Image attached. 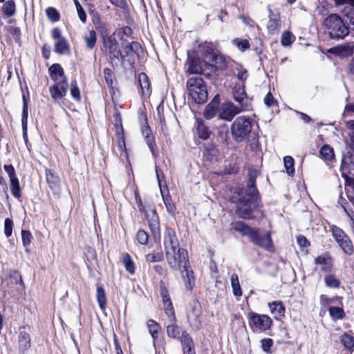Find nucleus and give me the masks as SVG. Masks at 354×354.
I'll return each instance as SVG.
<instances>
[{"label": "nucleus", "instance_id": "obj_49", "mask_svg": "<svg viewBox=\"0 0 354 354\" xmlns=\"http://www.w3.org/2000/svg\"><path fill=\"white\" fill-rule=\"evenodd\" d=\"M164 255L162 251L153 252L146 255V261L149 263L160 262L162 261Z\"/></svg>", "mask_w": 354, "mask_h": 354}, {"label": "nucleus", "instance_id": "obj_12", "mask_svg": "<svg viewBox=\"0 0 354 354\" xmlns=\"http://www.w3.org/2000/svg\"><path fill=\"white\" fill-rule=\"evenodd\" d=\"M104 44L109 51L111 59L122 57V53L120 50L116 39L113 36H109L104 39Z\"/></svg>", "mask_w": 354, "mask_h": 354}, {"label": "nucleus", "instance_id": "obj_47", "mask_svg": "<svg viewBox=\"0 0 354 354\" xmlns=\"http://www.w3.org/2000/svg\"><path fill=\"white\" fill-rule=\"evenodd\" d=\"M332 234L334 238L335 239L336 241L339 243L343 239H345L346 238L348 237V235L346 234V233L339 227L333 225L331 228Z\"/></svg>", "mask_w": 354, "mask_h": 354}, {"label": "nucleus", "instance_id": "obj_22", "mask_svg": "<svg viewBox=\"0 0 354 354\" xmlns=\"http://www.w3.org/2000/svg\"><path fill=\"white\" fill-rule=\"evenodd\" d=\"M142 134L145 138L147 144L149 147L153 156H156L157 154L156 153L155 151L153 137L151 136V131L149 126H145L142 128Z\"/></svg>", "mask_w": 354, "mask_h": 354}, {"label": "nucleus", "instance_id": "obj_37", "mask_svg": "<svg viewBox=\"0 0 354 354\" xmlns=\"http://www.w3.org/2000/svg\"><path fill=\"white\" fill-rule=\"evenodd\" d=\"M217 107H218V103L216 102H215L214 100L211 102L205 107V109L204 111V117L208 120L212 118L216 113Z\"/></svg>", "mask_w": 354, "mask_h": 354}, {"label": "nucleus", "instance_id": "obj_26", "mask_svg": "<svg viewBox=\"0 0 354 354\" xmlns=\"http://www.w3.org/2000/svg\"><path fill=\"white\" fill-rule=\"evenodd\" d=\"M214 62L215 67L217 70H224L227 66V63L224 55L221 54H214L212 56V59H209Z\"/></svg>", "mask_w": 354, "mask_h": 354}, {"label": "nucleus", "instance_id": "obj_60", "mask_svg": "<svg viewBox=\"0 0 354 354\" xmlns=\"http://www.w3.org/2000/svg\"><path fill=\"white\" fill-rule=\"evenodd\" d=\"M32 238V234L29 231H26V230L21 231L22 243L25 248H28L30 245V244L31 243Z\"/></svg>", "mask_w": 354, "mask_h": 354}, {"label": "nucleus", "instance_id": "obj_19", "mask_svg": "<svg viewBox=\"0 0 354 354\" xmlns=\"http://www.w3.org/2000/svg\"><path fill=\"white\" fill-rule=\"evenodd\" d=\"M269 308L270 313L276 319H279L284 315L285 308L281 301H275L272 303H269Z\"/></svg>", "mask_w": 354, "mask_h": 354}, {"label": "nucleus", "instance_id": "obj_5", "mask_svg": "<svg viewBox=\"0 0 354 354\" xmlns=\"http://www.w3.org/2000/svg\"><path fill=\"white\" fill-rule=\"evenodd\" d=\"M187 89L192 100L197 104H202L207 99V91L203 80L200 77H191L187 81Z\"/></svg>", "mask_w": 354, "mask_h": 354}, {"label": "nucleus", "instance_id": "obj_13", "mask_svg": "<svg viewBox=\"0 0 354 354\" xmlns=\"http://www.w3.org/2000/svg\"><path fill=\"white\" fill-rule=\"evenodd\" d=\"M160 295L162 299V302L166 314L169 317L170 322H174L176 321V317L174 314V310L172 305V302L169 297L168 290L165 286L162 285L160 286Z\"/></svg>", "mask_w": 354, "mask_h": 354}, {"label": "nucleus", "instance_id": "obj_51", "mask_svg": "<svg viewBox=\"0 0 354 354\" xmlns=\"http://www.w3.org/2000/svg\"><path fill=\"white\" fill-rule=\"evenodd\" d=\"M328 312H329L330 315L333 319H342L345 315L343 308H339V307L330 306L328 308Z\"/></svg>", "mask_w": 354, "mask_h": 354}, {"label": "nucleus", "instance_id": "obj_3", "mask_svg": "<svg viewBox=\"0 0 354 354\" xmlns=\"http://www.w3.org/2000/svg\"><path fill=\"white\" fill-rule=\"evenodd\" d=\"M323 28L332 39H342L349 34V27L337 14H330L322 22Z\"/></svg>", "mask_w": 354, "mask_h": 354}, {"label": "nucleus", "instance_id": "obj_39", "mask_svg": "<svg viewBox=\"0 0 354 354\" xmlns=\"http://www.w3.org/2000/svg\"><path fill=\"white\" fill-rule=\"evenodd\" d=\"M10 187L12 194L16 198L21 197V188L19 185V180L17 178L10 180Z\"/></svg>", "mask_w": 354, "mask_h": 354}, {"label": "nucleus", "instance_id": "obj_21", "mask_svg": "<svg viewBox=\"0 0 354 354\" xmlns=\"http://www.w3.org/2000/svg\"><path fill=\"white\" fill-rule=\"evenodd\" d=\"M140 48L141 46L137 41L129 43L126 46H123L122 50H121L122 53V57H121V58L123 59L125 57L131 55L134 53H138Z\"/></svg>", "mask_w": 354, "mask_h": 354}, {"label": "nucleus", "instance_id": "obj_16", "mask_svg": "<svg viewBox=\"0 0 354 354\" xmlns=\"http://www.w3.org/2000/svg\"><path fill=\"white\" fill-rule=\"evenodd\" d=\"M48 72L54 83L67 82V78L60 64H53L49 67Z\"/></svg>", "mask_w": 354, "mask_h": 354}, {"label": "nucleus", "instance_id": "obj_54", "mask_svg": "<svg viewBox=\"0 0 354 354\" xmlns=\"http://www.w3.org/2000/svg\"><path fill=\"white\" fill-rule=\"evenodd\" d=\"M232 44L241 51H244L250 48V44L247 39L236 38L232 40Z\"/></svg>", "mask_w": 354, "mask_h": 354}, {"label": "nucleus", "instance_id": "obj_56", "mask_svg": "<svg viewBox=\"0 0 354 354\" xmlns=\"http://www.w3.org/2000/svg\"><path fill=\"white\" fill-rule=\"evenodd\" d=\"M14 223L12 219L6 218L4 221V234L6 237H10L12 233Z\"/></svg>", "mask_w": 354, "mask_h": 354}, {"label": "nucleus", "instance_id": "obj_57", "mask_svg": "<svg viewBox=\"0 0 354 354\" xmlns=\"http://www.w3.org/2000/svg\"><path fill=\"white\" fill-rule=\"evenodd\" d=\"M46 15L48 19L55 22L59 19V14L56 9L52 7H49L46 10Z\"/></svg>", "mask_w": 354, "mask_h": 354}, {"label": "nucleus", "instance_id": "obj_6", "mask_svg": "<svg viewBox=\"0 0 354 354\" xmlns=\"http://www.w3.org/2000/svg\"><path fill=\"white\" fill-rule=\"evenodd\" d=\"M249 324L253 330L263 332L270 328L272 320L267 315L250 313L249 314Z\"/></svg>", "mask_w": 354, "mask_h": 354}, {"label": "nucleus", "instance_id": "obj_61", "mask_svg": "<svg viewBox=\"0 0 354 354\" xmlns=\"http://www.w3.org/2000/svg\"><path fill=\"white\" fill-rule=\"evenodd\" d=\"M292 35L288 32L285 31L282 33L281 37V43L283 46H287L292 44Z\"/></svg>", "mask_w": 354, "mask_h": 354}, {"label": "nucleus", "instance_id": "obj_62", "mask_svg": "<svg viewBox=\"0 0 354 354\" xmlns=\"http://www.w3.org/2000/svg\"><path fill=\"white\" fill-rule=\"evenodd\" d=\"M136 239L140 244L145 245L148 242V234L144 230H139L137 232Z\"/></svg>", "mask_w": 354, "mask_h": 354}, {"label": "nucleus", "instance_id": "obj_53", "mask_svg": "<svg viewBox=\"0 0 354 354\" xmlns=\"http://www.w3.org/2000/svg\"><path fill=\"white\" fill-rule=\"evenodd\" d=\"M9 279L11 283H15L16 285H19L21 286H23L24 285L22 277L17 270H12L10 272Z\"/></svg>", "mask_w": 354, "mask_h": 354}, {"label": "nucleus", "instance_id": "obj_11", "mask_svg": "<svg viewBox=\"0 0 354 354\" xmlns=\"http://www.w3.org/2000/svg\"><path fill=\"white\" fill-rule=\"evenodd\" d=\"M186 64L187 66V72L190 74H202L203 73V63L199 57L187 52V59Z\"/></svg>", "mask_w": 354, "mask_h": 354}, {"label": "nucleus", "instance_id": "obj_7", "mask_svg": "<svg viewBox=\"0 0 354 354\" xmlns=\"http://www.w3.org/2000/svg\"><path fill=\"white\" fill-rule=\"evenodd\" d=\"M202 313L201 304L198 301L192 300L187 310V318L191 327L198 330L201 326L200 317Z\"/></svg>", "mask_w": 354, "mask_h": 354}, {"label": "nucleus", "instance_id": "obj_50", "mask_svg": "<svg viewBox=\"0 0 354 354\" xmlns=\"http://www.w3.org/2000/svg\"><path fill=\"white\" fill-rule=\"evenodd\" d=\"M147 327L149 329V332L151 334L153 340L158 338V332L159 330V325L157 322L153 320H149L147 322Z\"/></svg>", "mask_w": 354, "mask_h": 354}, {"label": "nucleus", "instance_id": "obj_2", "mask_svg": "<svg viewBox=\"0 0 354 354\" xmlns=\"http://www.w3.org/2000/svg\"><path fill=\"white\" fill-rule=\"evenodd\" d=\"M231 201L236 203L238 215L245 219L253 218V212L259 205V192L255 186V177L250 173L246 189L235 187L231 196Z\"/></svg>", "mask_w": 354, "mask_h": 354}, {"label": "nucleus", "instance_id": "obj_58", "mask_svg": "<svg viewBox=\"0 0 354 354\" xmlns=\"http://www.w3.org/2000/svg\"><path fill=\"white\" fill-rule=\"evenodd\" d=\"M74 3L75 5L78 17L80 21L83 23H85L86 21L87 18L85 11L84 10L82 6L77 0H74Z\"/></svg>", "mask_w": 354, "mask_h": 354}, {"label": "nucleus", "instance_id": "obj_29", "mask_svg": "<svg viewBox=\"0 0 354 354\" xmlns=\"http://www.w3.org/2000/svg\"><path fill=\"white\" fill-rule=\"evenodd\" d=\"M342 13L349 19V23L353 26L352 29L354 31V3L351 2L346 4Z\"/></svg>", "mask_w": 354, "mask_h": 354}, {"label": "nucleus", "instance_id": "obj_41", "mask_svg": "<svg viewBox=\"0 0 354 354\" xmlns=\"http://www.w3.org/2000/svg\"><path fill=\"white\" fill-rule=\"evenodd\" d=\"M84 39L86 41V46L92 49L95 47L96 41H97V36L96 32L95 30H90L88 34L85 35L84 36Z\"/></svg>", "mask_w": 354, "mask_h": 354}, {"label": "nucleus", "instance_id": "obj_8", "mask_svg": "<svg viewBox=\"0 0 354 354\" xmlns=\"http://www.w3.org/2000/svg\"><path fill=\"white\" fill-rule=\"evenodd\" d=\"M246 109L247 106L245 104L235 105L232 102L225 103L221 108L219 118L226 121H231L236 115Z\"/></svg>", "mask_w": 354, "mask_h": 354}, {"label": "nucleus", "instance_id": "obj_4", "mask_svg": "<svg viewBox=\"0 0 354 354\" xmlns=\"http://www.w3.org/2000/svg\"><path fill=\"white\" fill-rule=\"evenodd\" d=\"M252 129L251 119L246 116H239L231 125L230 131L232 138L236 142H241L249 136Z\"/></svg>", "mask_w": 354, "mask_h": 354}, {"label": "nucleus", "instance_id": "obj_36", "mask_svg": "<svg viewBox=\"0 0 354 354\" xmlns=\"http://www.w3.org/2000/svg\"><path fill=\"white\" fill-rule=\"evenodd\" d=\"M231 286L232 288L233 294L239 297L242 295V290L240 286L239 277L236 274L234 273L231 276Z\"/></svg>", "mask_w": 354, "mask_h": 354}, {"label": "nucleus", "instance_id": "obj_32", "mask_svg": "<svg viewBox=\"0 0 354 354\" xmlns=\"http://www.w3.org/2000/svg\"><path fill=\"white\" fill-rule=\"evenodd\" d=\"M46 181L52 189H57L59 187V180L58 177L55 176L53 173L48 170L46 172Z\"/></svg>", "mask_w": 354, "mask_h": 354}, {"label": "nucleus", "instance_id": "obj_17", "mask_svg": "<svg viewBox=\"0 0 354 354\" xmlns=\"http://www.w3.org/2000/svg\"><path fill=\"white\" fill-rule=\"evenodd\" d=\"M180 339L184 354H195L192 339L186 331L182 332Z\"/></svg>", "mask_w": 354, "mask_h": 354}, {"label": "nucleus", "instance_id": "obj_28", "mask_svg": "<svg viewBox=\"0 0 354 354\" xmlns=\"http://www.w3.org/2000/svg\"><path fill=\"white\" fill-rule=\"evenodd\" d=\"M19 346L23 351L30 346V337L26 331H21L19 334Z\"/></svg>", "mask_w": 354, "mask_h": 354}, {"label": "nucleus", "instance_id": "obj_1", "mask_svg": "<svg viewBox=\"0 0 354 354\" xmlns=\"http://www.w3.org/2000/svg\"><path fill=\"white\" fill-rule=\"evenodd\" d=\"M164 247L166 259L169 267L173 270H180L181 277L186 289L192 290L195 283L193 271L189 266L186 250L179 247L175 232L167 228L164 234Z\"/></svg>", "mask_w": 354, "mask_h": 354}, {"label": "nucleus", "instance_id": "obj_9", "mask_svg": "<svg viewBox=\"0 0 354 354\" xmlns=\"http://www.w3.org/2000/svg\"><path fill=\"white\" fill-rule=\"evenodd\" d=\"M250 241L256 245L266 250L268 252H274V246L270 232L262 234L259 229H256L250 239Z\"/></svg>", "mask_w": 354, "mask_h": 354}, {"label": "nucleus", "instance_id": "obj_48", "mask_svg": "<svg viewBox=\"0 0 354 354\" xmlns=\"http://www.w3.org/2000/svg\"><path fill=\"white\" fill-rule=\"evenodd\" d=\"M332 234L334 238L335 239L336 241L339 243L343 239H345L346 238L348 237V235L346 234V233L339 227L333 225L331 228Z\"/></svg>", "mask_w": 354, "mask_h": 354}, {"label": "nucleus", "instance_id": "obj_27", "mask_svg": "<svg viewBox=\"0 0 354 354\" xmlns=\"http://www.w3.org/2000/svg\"><path fill=\"white\" fill-rule=\"evenodd\" d=\"M138 82L143 95H149L150 93V84L149 77L145 73L138 75Z\"/></svg>", "mask_w": 354, "mask_h": 354}, {"label": "nucleus", "instance_id": "obj_18", "mask_svg": "<svg viewBox=\"0 0 354 354\" xmlns=\"http://www.w3.org/2000/svg\"><path fill=\"white\" fill-rule=\"evenodd\" d=\"M342 169L354 176V149L343 158Z\"/></svg>", "mask_w": 354, "mask_h": 354}, {"label": "nucleus", "instance_id": "obj_25", "mask_svg": "<svg viewBox=\"0 0 354 354\" xmlns=\"http://www.w3.org/2000/svg\"><path fill=\"white\" fill-rule=\"evenodd\" d=\"M236 231L240 232L242 236H245L250 240L254 230L256 229L252 228L242 222L236 223L234 227Z\"/></svg>", "mask_w": 354, "mask_h": 354}, {"label": "nucleus", "instance_id": "obj_45", "mask_svg": "<svg viewBox=\"0 0 354 354\" xmlns=\"http://www.w3.org/2000/svg\"><path fill=\"white\" fill-rule=\"evenodd\" d=\"M122 261L126 270L131 274H133L135 272V265L128 253L124 255Z\"/></svg>", "mask_w": 354, "mask_h": 354}, {"label": "nucleus", "instance_id": "obj_14", "mask_svg": "<svg viewBox=\"0 0 354 354\" xmlns=\"http://www.w3.org/2000/svg\"><path fill=\"white\" fill-rule=\"evenodd\" d=\"M328 52L339 57H350L354 53V42H348L331 48Z\"/></svg>", "mask_w": 354, "mask_h": 354}, {"label": "nucleus", "instance_id": "obj_38", "mask_svg": "<svg viewBox=\"0 0 354 354\" xmlns=\"http://www.w3.org/2000/svg\"><path fill=\"white\" fill-rule=\"evenodd\" d=\"M183 331V330H182L180 327L174 324H169L167 326V333L169 337L180 338Z\"/></svg>", "mask_w": 354, "mask_h": 354}, {"label": "nucleus", "instance_id": "obj_64", "mask_svg": "<svg viewBox=\"0 0 354 354\" xmlns=\"http://www.w3.org/2000/svg\"><path fill=\"white\" fill-rule=\"evenodd\" d=\"M104 79L109 86L113 85V73L110 68H106L104 69Z\"/></svg>", "mask_w": 354, "mask_h": 354}, {"label": "nucleus", "instance_id": "obj_34", "mask_svg": "<svg viewBox=\"0 0 354 354\" xmlns=\"http://www.w3.org/2000/svg\"><path fill=\"white\" fill-rule=\"evenodd\" d=\"M96 298L100 308L104 310L106 307V297L105 291L102 286H97V288Z\"/></svg>", "mask_w": 354, "mask_h": 354}, {"label": "nucleus", "instance_id": "obj_33", "mask_svg": "<svg viewBox=\"0 0 354 354\" xmlns=\"http://www.w3.org/2000/svg\"><path fill=\"white\" fill-rule=\"evenodd\" d=\"M23 98V109L21 115V124L24 131V134L26 135V131L27 129V121H28V102L26 95L24 94Z\"/></svg>", "mask_w": 354, "mask_h": 354}, {"label": "nucleus", "instance_id": "obj_42", "mask_svg": "<svg viewBox=\"0 0 354 354\" xmlns=\"http://www.w3.org/2000/svg\"><path fill=\"white\" fill-rule=\"evenodd\" d=\"M283 165L288 176H292L295 174L294 159L289 156L283 158Z\"/></svg>", "mask_w": 354, "mask_h": 354}, {"label": "nucleus", "instance_id": "obj_63", "mask_svg": "<svg viewBox=\"0 0 354 354\" xmlns=\"http://www.w3.org/2000/svg\"><path fill=\"white\" fill-rule=\"evenodd\" d=\"M261 347L263 351L270 353V349L273 346V340L270 338H264L261 339Z\"/></svg>", "mask_w": 354, "mask_h": 354}, {"label": "nucleus", "instance_id": "obj_30", "mask_svg": "<svg viewBox=\"0 0 354 354\" xmlns=\"http://www.w3.org/2000/svg\"><path fill=\"white\" fill-rule=\"evenodd\" d=\"M233 97L236 102L239 103L238 105L247 104L244 102L246 100L245 92L242 87H236L233 90Z\"/></svg>", "mask_w": 354, "mask_h": 354}, {"label": "nucleus", "instance_id": "obj_46", "mask_svg": "<svg viewBox=\"0 0 354 354\" xmlns=\"http://www.w3.org/2000/svg\"><path fill=\"white\" fill-rule=\"evenodd\" d=\"M340 339L344 348L350 350L354 347V338L351 335L344 333L341 335Z\"/></svg>", "mask_w": 354, "mask_h": 354}, {"label": "nucleus", "instance_id": "obj_55", "mask_svg": "<svg viewBox=\"0 0 354 354\" xmlns=\"http://www.w3.org/2000/svg\"><path fill=\"white\" fill-rule=\"evenodd\" d=\"M160 192H161L162 199H163L164 203L166 206L167 210L168 211V212L173 214L175 212L176 208H175L174 204L173 203V202L171 201L170 196H169V195L165 196L163 194V192L162 190H160Z\"/></svg>", "mask_w": 354, "mask_h": 354}, {"label": "nucleus", "instance_id": "obj_31", "mask_svg": "<svg viewBox=\"0 0 354 354\" xmlns=\"http://www.w3.org/2000/svg\"><path fill=\"white\" fill-rule=\"evenodd\" d=\"M196 131L200 138L207 140L209 137L210 131L202 120H197Z\"/></svg>", "mask_w": 354, "mask_h": 354}, {"label": "nucleus", "instance_id": "obj_35", "mask_svg": "<svg viewBox=\"0 0 354 354\" xmlns=\"http://www.w3.org/2000/svg\"><path fill=\"white\" fill-rule=\"evenodd\" d=\"M338 245L345 254L348 255L353 254L354 251L353 245L349 237H347L345 239L341 241L339 243H338Z\"/></svg>", "mask_w": 354, "mask_h": 354}, {"label": "nucleus", "instance_id": "obj_59", "mask_svg": "<svg viewBox=\"0 0 354 354\" xmlns=\"http://www.w3.org/2000/svg\"><path fill=\"white\" fill-rule=\"evenodd\" d=\"M71 94L73 99L76 100L80 99V92L77 87L76 80H73L71 82Z\"/></svg>", "mask_w": 354, "mask_h": 354}, {"label": "nucleus", "instance_id": "obj_24", "mask_svg": "<svg viewBox=\"0 0 354 354\" xmlns=\"http://www.w3.org/2000/svg\"><path fill=\"white\" fill-rule=\"evenodd\" d=\"M236 231L240 232L242 236H245L250 240L254 230L256 229L252 228L242 222L236 223L234 227Z\"/></svg>", "mask_w": 354, "mask_h": 354}, {"label": "nucleus", "instance_id": "obj_40", "mask_svg": "<svg viewBox=\"0 0 354 354\" xmlns=\"http://www.w3.org/2000/svg\"><path fill=\"white\" fill-rule=\"evenodd\" d=\"M69 50V47L66 40L60 39L55 44V51L58 54H65Z\"/></svg>", "mask_w": 354, "mask_h": 354}, {"label": "nucleus", "instance_id": "obj_20", "mask_svg": "<svg viewBox=\"0 0 354 354\" xmlns=\"http://www.w3.org/2000/svg\"><path fill=\"white\" fill-rule=\"evenodd\" d=\"M315 263L320 265L323 271L330 272L332 270V259L329 257L319 256L315 259Z\"/></svg>", "mask_w": 354, "mask_h": 354}, {"label": "nucleus", "instance_id": "obj_44", "mask_svg": "<svg viewBox=\"0 0 354 354\" xmlns=\"http://www.w3.org/2000/svg\"><path fill=\"white\" fill-rule=\"evenodd\" d=\"M15 10V3L13 0L6 1L3 6V12L7 17L13 16Z\"/></svg>", "mask_w": 354, "mask_h": 354}, {"label": "nucleus", "instance_id": "obj_43", "mask_svg": "<svg viewBox=\"0 0 354 354\" xmlns=\"http://www.w3.org/2000/svg\"><path fill=\"white\" fill-rule=\"evenodd\" d=\"M319 153L322 158L326 160H331L335 157L333 149L328 145L323 146L319 151Z\"/></svg>", "mask_w": 354, "mask_h": 354}, {"label": "nucleus", "instance_id": "obj_52", "mask_svg": "<svg viewBox=\"0 0 354 354\" xmlns=\"http://www.w3.org/2000/svg\"><path fill=\"white\" fill-rule=\"evenodd\" d=\"M326 286L332 288H337L340 286L339 281L332 274H328L324 278Z\"/></svg>", "mask_w": 354, "mask_h": 354}, {"label": "nucleus", "instance_id": "obj_10", "mask_svg": "<svg viewBox=\"0 0 354 354\" xmlns=\"http://www.w3.org/2000/svg\"><path fill=\"white\" fill-rule=\"evenodd\" d=\"M268 9L269 12V20L267 24V28L270 34L277 33L281 29L279 12L277 10H272L270 6Z\"/></svg>", "mask_w": 354, "mask_h": 354}, {"label": "nucleus", "instance_id": "obj_23", "mask_svg": "<svg viewBox=\"0 0 354 354\" xmlns=\"http://www.w3.org/2000/svg\"><path fill=\"white\" fill-rule=\"evenodd\" d=\"M92 21L95 27V28L102 34H108L109 33V28L108 25L104 22L100 16L95 13L92 16Z\"/></svg>", "mask_w": 354, "mask_h": 354}, {"label": "nucleus", "instance_id": "obj_15", "mask_svg": "<svg viewBox=\"0 0 354 354\" xmlns=\"http://www.w3.org/2000/svg\"><path fill=\"white\" fill-rule=\"evenodd\" d=\"M68 87L67 82L54 83L49 88L51 97L56 101L62 99L66 95Z\"/></svg>", "mask_w": 354, "mask_h": 354}]
</instances>
